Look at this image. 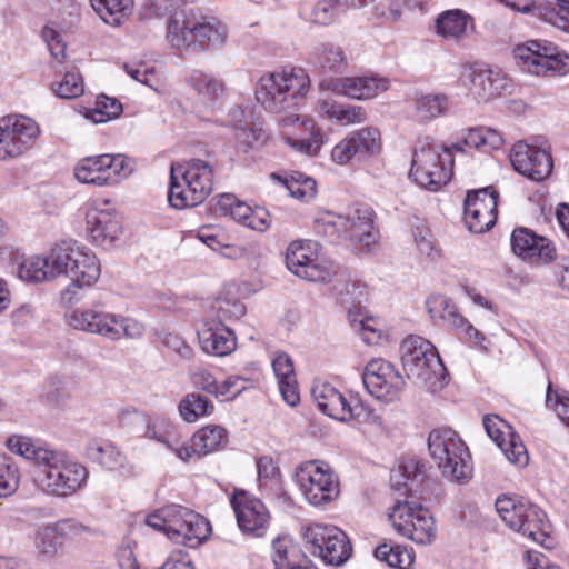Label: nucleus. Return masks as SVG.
Returning a JSON list of instances; mask_svg holds the SVG:
<instances>
[{
  "mask_svg": "<svg viewBox=\"0 0 569 569\" xmlns=\"http://www.w3.org/2000/svg\"><path fill=\"white\" fill-rule=\"evenodd\" d=\"M52 90L62 99H76L84 92L83 79L77 72H67L60 82L52 86Z\"/></svg>",
  "mask_w": 569,
  "mask_h": 569,
  "instance_id": "4d7b16f0",
  "label": "nucleus"
},
{
  "mask_svg": "<svg viewBox=\"0 0 569 569\" xmlns=\"http://www.w3.org/2000/svg\"><path fill=\"white\" fill-rule=\"evenodd\" d=\"M345 62V53L338 46L327 43L317 49L316 64L322 70L338 71Z\"/></svg>",
  "mask_w": 569,
  "mask_h": 569,
  "instance_id": "603ef678",
  "label": "nucleus"
},
{
  "mask_svg": "<svg viewBox=\"0 0 569 569\" xmlns=\"http://www.w3.org/2000/svg\"><path fill=\"white\" fill-rule=\"evenodd\" d=\"M413 240L419 253L429 259H437L440 257V249L438 248L433 233L426 224H418L412 230Z\"/></svg>",
  "mask_w": 569,
  "mask_h": 569,
  "instance_id": "864d4df0",
  "label": "nucleus"
},
{
  "mask_svg": "<svg viewBox=\"0 0 569 569\" xmlns=\"http://www.w3.org/2000/svg\"><path fill=\"white\" fill-rule=\"evenodd\" d=\"M6 446L12 453L42 468L34 478V483L46 495L69 497L81 490L87 482V468L61 451L43 447L33 439L19 435L10 436Z\"/></svg>",
  "mask_w": 569,
  "mask_h": 569,
  "instance_id": "f257e3e1",
  "label": "nucleus"
},
{
  "mask_svg": "<svg viewBox=\"0 0 569 569\" xmlns=\"http://www.w3.org/2000/svg\"><path fill=\"white\" fill-rule=\"evenodd\" d=\"M482 423L487 435L513 465L525 467L529 456L520 437L512 427L497 415H486Z\"/></svg>",
  "mask_w": 569,
  "mask_h": 569,
  "instance_id": "5701e85b",
  "label": "nucleus"
},
{
  "mask_svg": "<svg viewBox=\"0 0 569 569\" xmlns=\"http://www.w3.org/2000/svg\"><path fill=\"white\" fill-rule=\"evenodd\" d=\"M428 311L433 320H441L451 329L458 330L465 323L456 306L445 297H432L428 300Z\"/></svg>",
  "mask_w": 569,
  "mask_h": 569,
  "instance_id": "79ce46f5",
  "label": "nucleus"
},
{
  "mask_svg": "<svg viewBox=\"0 0 569 569\" xmlns=\"http://www.w3.org/2000/svg\"><path fill=\"white\" fill-rule=\"evenodd\" d=\"M213 411V403L204 396L191 392L179 403L181 418L187 422H194L200 417L209 416Z\"/></svg>",
  "mask_w": 569,
  "mask_h": 569,
  "instance_id": "c03bdc74",
  "label": "nucleus"
},
{
  "mask_svg": "<svg viewBox=\"0 0 569 569\" xmlns=\"http://www.w3.org/2000/svg\"><path fill=\"white\" fill-rule=\"evenodd\" d=\"M538 10L540 18L555 26L569 23V0H557L556 4L539 6Z\"/></svg>",
  "mask_w": 569,
  "mask_h": 569,
  "instance_id": "13d9d810",
  "label": "nucleus"
},
{
  "mask_svg": "<svg viewBox=\"0 0 569 569\" xmlns=\"http://www.w3.org/2000/svg\"><path fill=\"white\" fill-rule=\"evenodd\" d=\"M40 136L38 123L26 116L0 118V160L13 159L33 148Z\"/></svg>",
  "mask_w": 569,
  "mask_h": 569,
  "instance_id": "dca6fc26",
  "label": "nucleus"
},
{
  "mask_svg": "<svg viewBox=\"0 0 569 569\" xmlns=\"http://www.w3.org/2000/svg\"><path fill=\"white\" fill-rule=\"evenodd\" d=\"M283 187L289 191L292 198L301 201H309L315 198L317 193V183L311 178L301 172H295L289 179H280L277 177Z\"/></svg>",
  "mask_w": 569,
  "mask_h": 569,
  "instance_id": "de8ad7c7",
  "label": "nucleus"
},
{
  "mask_svg": "<svg viewBox=\"0 0 569 569\" xmlns=\"http://www.w3.org/2000/svg\"><path fill=\"white\" fill-rule=\"evenodd\" d=\"M239 529L254 537H262L270 522L264 503L242 490H236L231 498Z\"/></svg>",
  "mask_w": 569,
  "mask_h": 569,
  "instance_id": "4be33fe9",
  "label": "nucleus"
},
{
  "mask_svg": "<svg viewBox=\"0 0 569 569\" xmlns=\"http://www.w3.org/2000/svg\"><path fill=\"white\" fill-rule=\"evenodd\" d=\"M463 143L475 149H499L503 144V138L501 133L495 129L480 127L468 129L463 137Z\"/></svg>",
  "mask_w": 569,
  "mask_h": 569,
  "instance_id": "49530a36",
  "label": "nucleus"
},
{
  "mask_svg": "<svg viewBox=\"0 0 569 569\" xmlns=\"http://www.w3.org/2000/svg\"><path fill=\"white\" fill-rule=\"evenodd\" d=\"M382 147L381 133L375 127L351 131L331 151V159L338 164H347L353 159L362 160L377 156Z\"/></svg>",
  "mask_w": 569,
  "mask_h": 569,
  "instance_id": "6ab92c4d",
  "label": "nucleus"
},
{
  "mask_svg": "<svg viewBox=\"0 0 569 569\" xmlns=\"http://www.w3.org/2000/svg\"><path fill=\"white\" fill-rule=\"evenodd\" d=\"M170 179L171 182L168 201L171 207L176 209H186L196 207L203 202L198 192H193V187L188 181L178 163L171 166Z\"/></svg>",
  "mask_w": 569,
  "mask_h": 569,
  "instance_id": "7c9ffc66",
  "label": "nucleus"
},
{
  "mask_svg": "<svg viewBox=\"0 0 569 569\" xmlns=\"http://www.w3.org/2000/svg\"><path fill=\"white\" fill-rule=\"evenodd\" d=\"M121 111L122 106L116 98L102 94L97 98L96 108L90 112V119L94 123H103L117 118Z\"/></svg>",
  "mask_w": 569,
  "mask_h": 569,
  "instance_id": "5fc2aeb1",
  "label": "nucleus"
},
{
  "mask_svg": "<svg viewBox=\"0 0 569 569\" xmlns=\"http://www.w3.org/2000/svg\"><path fill=\"white\" fill-rule=\"evenodd\" d=\"M311 396L319 410L339 421H349L353 418V409L345 396L327 382H316L311 388Z\"/></svg>",
  "mask_w": 569,
  "mask_h": 569,
  "instance_id": "c85d7f7f",
  "label": "nucleus"
},
{
  "mask_svg": "<svg viewBox=\"0 0 569 569\" xmlns=\"http://www.w3.org/2000/svg\"><path fill=\"white\" fill-rule=\"evenodd\" d=\"M219 204L222 209L229 211L233 220L242 224L246 223L252 212V209L248 204L236 201L231 194H223L219 200Z\"/></svg>",
  "mask_w": 569,
  "mask_h": 569,
  "instance_id": "bf43d9fd",
  "label": "nucleus"
},
{
  "mask_svg": "<svg viewBox=\"0 0 569 569\" xmlns=\"http://www.w3.org/2000/svg\"><path fill=\"white\" fill-rule=\"evenodd\" d=\"M389 520L399 535L417 545L428 546L437 539L435 519L429 510L420 505L398 501L389 513Z\"/></svg>",
  "mask_w": 569,
  "mask_h": 569,
  "instance_id": "4468645a",
  "label": "nucleus"
},
{
  "mask_svg": "<svg viewBox=\"0 0 569 569\" xmlns=\"http://www.w3.org/2000/svg\"><path fill=\"white\" fill-rule=\"evenodd\" d=\"M198 456H207L223 448L228 442V432L221 426L209 425L198 430L191 438Z\"/></svg>",
  "mask_w": 569,
  "mask_h": 569,
  "instance_id": "ea45409f",
  "label": "nucleus"
},
{
  "mask_svg": "<svg viewBox=\"0 0 569 569\" xmlns=\"http://www.w3.org/2000/svg\"><path fill=\"white\" fill-rule=\"evenodd\" d=\"M92 457L108 469L116 468L122 461L121 453L110 445L92 448Z\"/></svg>",
  "mask_w": 569,
  "mask_h": 569,
  "instance_id": "69168bd1",
  "label": "nucleus"
},
{
  "mask_svg": "<svg viewBox=\"0 0 569 569\" xmlns=\"http://www.w3.org/2000/svg\"><path fill=\"white\" fill-rule=\"evenodd\" d=\"M332 532L330 540L318 557L327 565L341 566L351 556L352 547L347 535L337 527L329 529Z\"/></svg>",
  "mask_w": 569,
  "mask_h": 569,
  "instance_id": "58836bf2",
  "label": "nucleus"
},
{
  "mask_svg": "<svg viewBox=\"0 0 569 569\" xmlns=\"http://www.w3.org/2000/svg\"><path fill=\"white\" fill-rule=\"evenodd\" d=\"M452 167L451 152L425 139L415 149L410 177L420 187L437 191L450 181Z\"/></svg>",
  "mask_w": 569,
  "mask_h": 569,
  "instance_id": "9d476101",
  "label": "nucleus"
},
{
  "mask_svg": "<svg viewBox=\"0 0 569 569\" xmlns=\"http://www.w3.org/2000/svg\"><path fill=\"white\" fill-rule=\"evenodd\" d=\"M144 437L156 440L166 446V448L174 447L179 442V438L173 432L170 423L162 418L147 419Z\"/></svg>",
  "mask_w": 569,
  "mask_h": 569,
  "instance_id": "8fccbe9b",
  "label": "nucleus"
},
{
  "mask_svg": "<svg viewBox=\"0 0 569 569\" xmlns=\"http://www.w3.org/2000/svg\"><path fill=\"white\" fill-rule=\"evenodd\" d=\"M428 450L445 478L459 483L471 479L470 452L458 432L451 428L432 430L428 437Z\"/></svg>",
  "mask_w": 569,
  "mask_h": 569,
  "instance_id": "39448f33",
  "label": "nucleus"
},
{
  "mask_svg": "<svg viewBox=\"0 0 569 569\" xmlns=\"http://www.w3.org/2000/svg\"><path fill=\"white\" fill-rule=\"evenodd\" d=\"M461 83L481 101L501 96L510 88V80L500 69H491L482 63L465 64L460 74Z\"/></svg>",
  "mask_w": 569,
  "mask_h": 569,
  "instance_id": "f3484780",
  "label": "nucleus"
},
{
  "mask_svg": "<svg viewBox=\"0 0 569 569\" xmlns=\"http://www.w3.org/2000/svg\"><path fill=\"white\" fill-rule=\"evenodd\" d=\"M375 557L391 568L410 569L413 563V551L407 547L382 543L375 550Z\"/></svg>",
  "mask_w": 569,
  "mask_h": 569,
  "instance_id": "37998d69",
  "label": "nucleus"
},
{
  "mask_svg": "<svg viewBox=\"0 0 569 569\" xmlns=\"http://www.w3.org/2000/svg\"><path fill=\"white\" fill-rule=\"evenodd\" d=\"M183 174L204 201L212 191L214 164L200 159H192L186 163H178Z\"/></svg>",
  "mask_w": 569,
  "mask_h": 569,
  "instance_id": "473e14b6",
  "label": "nucleus"
},
{
  "mask_svg": "<svg viewBox=\"0 0 569 569\" xmlns=\"http://www.w3.org/2000/svg\"><path fill=\"white\" fill-rule=\"evenodd\" d=\"M146 523L188 548H198L211 535L210 522L203 516L179 505L156 510L146 518Z\"/></svg>",
  "mask_w": 569,
  "mask_h": 569,
  "instance_id": "20e7f679",
  "label": "nucleus"
},
{
  "mask_svg": "<svg viewBox=\"0 0 569 569\" xmlns=\"http://www.w3.org/2000/svg\"><path fill=\"white\" fill-rule=\"evenodd\" d=\"M280 123L283 128L293 129L283 137L284 142L293 150L307 156H316L319 152L323 139L312 119L288 113L281 118Z\"/></svg>",
  "mask_w": 569,
  "mask_h": 569,
  "instance_id": "b1692460",
  "label": "nucleus"
},
{
  "mask_svg": "<svg viewBox=\"0 0 569 569\" xmlns=\"http://www.w3.org/2000/svg\"><path fill=\"white\" fill-rule=\"evenodd\" d=\"M512 251L530 263H549L556 258L552 242L527 228H517L511 234Z\"/></svg>",
  "mask_w": 569,
  "mask_h": 569,
  "instance_id": "bb28decb",
  "label": "nucleus"
},
{
  "mask_svg": "<svg viewBox=\"0 0 569 569\" xmlns=\"http://www.w3.org/2000/svg\"><path fill=\"white\" fill-rule=\"evenodd\" d=\"M202 350L216 356H227L236 349V337L227 327L207 328L198 335Z\"/></svg>",
  "mask_w": 569,
  "mask_h": 569,
  "instance_id": "f704fd0d",
  "label": "nucleus"
},
{
  "mask_svg": "<svg viewBox=\"0 0 569 569\" xmlns=\"http://www.w3.org/2000/svg\"><path fill=\"white\" fill-rule=\"evenodd\" d=\"M117 421L121 428L136 429L147 422V417L134 407H123L117 412Z\"/></svg>",
  "mask_w": 569,
  "mask_h": 569,
  "instance_id": "680f3d73",
  "label": "nucleus"
},
{
  "mask_svg": "<svg viewBox=\"0 0 569 569\" xmlns=\"http://www.w3.org/2000/svg\"><path fill=\"white\" fill-rule=\"evenodd\" d=\"M335 289L340 302L345 307L352 306L356 308L366 300V286L359 281L348 279L339 284H336Z\"/></svg>",
  "mask_w": 569,
  "mask_h": 569,
  "instance_id": "3c124183",
  "label": "nucleus"
},
{
  "mask_svg": "<svg viewBox=\"0 0 569 569\" xmlns=\"http://www.w3.org/2000/svg\"><path fill=\"white\" fill-rule=\"evenodd\" d=\"M42 37L48 44L49 51L53 59L58 62H63L66 60V44L61 39V36L49 27H46L42 30Z\"/></svg>",
  "mask_w": 569,
  "mask_h": 569,
  "instance_id": "e2e57ef3",
  "label": "nucleus"
},
{
  "mask_svg": "<svg viewBox=\"0 0 569 569\" xmlns=\"http://www.w3.org/2000/svg\"><path fill=\"white\" fill-rule=\"evenodd\" d=\"M402 368L409 379L430 389L442 387L446 368L436 347L419 336H409L401 343Z\"/></svg>",
  "mask_w": 569,
  "mask_h": 569,
  "instance_id": "423d86ee",
  "label": "nucleus"
},
{
  "mask_svg": "<svg viewBox=\"0 0 569 569\" xmlns=\"http://www.w3.org/2000/svg\"><path fill=\"white\" fill-rule=\"evenodd\" d=\"M448 99L445 94H421L413 101L412 119L428 122L446 113Z\"/></svg>",
  "mask_w": 569,
  "mask_h": 569,
  "instance_id": "4c0bfd02",
  "label": "nucleus"
},
{
  "mask_svg": "<svg viewBox=\"0 0 569 569\" xmlns=\"http://www.w3.org/2000/svg\"><path fill=\"white\" fill-rule=\"evenodd\" d=\"M546 402L556 412L561 422L569 428V395H552L549 387Z\"/></svg>",
  "mask_w": 569,
  "mask_h": 569,
  "instance_id": "052dcab7",
  "label": "nucleus"
},
{
  "mask_svg": "<svg viewBox=\"0 0 569 569\" xmlns=\"http://www.w3.org/2000/svg\"><path fill=\"white\" fill-rule=\"evenodd\" d=\"M332 527L333 526L311 523L301 528L305 547L312 556L318 557L322 553L332 535V532L329 531Z\"/></svg>",
  "mask_w": 569,
  "mask_h": 569,
  "instance_id": "a18cd8bd",
  "label": "nucleus"
},
{
  "mask_svg": "<svg viewBox=\"0 0 569 569\" xmlns=\"http://www.w3.org/2000/svg\"><path fill=\"white\" fill-rule=\"evenodd\" d=\"M362 381L371 396L385 401L395 400L405 387L403 377L383 359H372L367 363Z\"/></svg>",
  "mask_w": 569,
  "mask_h": 569,
  "instance_id": "aec40b11",
  "label": "nucleus"
},
{
  "mask_svg": "<svg viewBox=\"0 0 569 569\" xmlns=\"http://www.w3.org/2000/svg\"><path fill=\"white\" fill-rule=\"evenodd\" d=\"M317 232L330 242L349 240L367 251L373 250L378 242V231L375 229L370 208L356 209L348 216L328 214L317 221Z\"/></svg>",
  "mask_w": 569,
  "mask_h": 569,
  "instance_id": "0eeeda50",
  "label": "nucleus"
},
{
  "mask_svg": "<svg viewBox=\"0 0 569 569\" xmlns=\"http://www.w3.org/2000/svg\"><path fill=\"white\" fill-rule=\"evenodd\" d=\"M86 219L88 237L94 246L110 249L123 233L121 220L112 210L91 209Z\"/></svg>",
  "mask_w": 569,
  "mask_h": 569,
  "instance_id": "a878e982",
  "label": "nucleus"
},
{
  "mask_svg": "<svg viewBox=\"0 0 569 569\" xmlns=\"http://www.w3.org/2000/svg\"><path fill=\"white\" fill-rule=\"evenodd\" d=\"M67 523L47 525L37 529L34 533V548L40 559H52L58 556L62 542L59 539V533L63 532Z\"/></svg>",
  "mask_w": 569,
  "mask_h": 569,
  "instance_id": "e433bc0d",
  "label": "nucleus"
},
{
  "mask_svg": "<svg viewBox=\"0 0 569 569\" xmlns=\"http://www.w3.org/2000/svg\"><path fill=\"white\" fill-rule=\"evenodd\" d=\"M250 385L249 379L240 376H230L221 385H219V397L224 399H233L246 390Z\"/></svg>",
  "mask_w": 569,
  "mask_h": 569,
  "instance_id": "0e129e2a",
  "label": "nucleus"
},
{
  "mask_svg": "<svg viewBox=\"0 0 569 569\" xmlns=\"http://www.w3.org/2000/svg\"><path fill=\"white\" fill-rule=\"evenodd\" d=\"M272 549V560L276 569H303L301 562L306 560V556L288 539H274Z\"/></svg>",
  "mask_w": 569,
  "mask_h": 569,
  "instance_id": "a19ab883",
  "label": "nucleus"
},
{
  "mask_svg": "<svg viewBox=\"0 0 569 569\" xmlns=\"http://www.w3.org/2000/svg\"><path fill=\"white\" fill-rule=\"evenodd\" d=\"M310 87L305 69L284 67L262 74L256 84V100L268 112L282 113L295 108Z\"/></svg>",
  "mask_w": 569,
  "mask_h": 569,
  "instance_id": "7ed1b4c3",
  "label": "nucleus"
},
{
  "mask_svg": "<svg viewBox=\"0 0 569 569\" xmlns=\"http://www.w3.org/2000/svg\"><path fill=\"white\" fill-rule=\"evenodd\" d=\"M69 325L77 329L96 333L110 340L137 339L143 333V326L134 319L106 312L100 309H78L69 316Z\"/></svg>",
  "mask_w": 569,
  "mask_h": 569,
  "instance_id": "9b49d317",
  "label": "nucleus"
},
{
  "mask_svg": "<svg viewBox=\"0 0 569 569\" xmlns=\"http://www.w3.org/2000/svg\"><path fill=\"white\" fill-rule=\"evenodd\" d=\"M53 263L59 276L64 274L71 283L67 292L93 286L101 274V264L97 256L76 241H61L53 247Z\"/></svg>",
  "mask_w": 569,
  "mask_h": 569,
  "instance_id": "1a4fd4ad",
  "label": "nucleus"
},
{
  "mask_svg": "<svg viewBox=\"0 0 569 569\" xmlns=\"http://www.w3.org/2000/svg\"><path fill=\"white\" fill-rule=\"evenodd\" d=\"M317 243L311 240H293L286 252L287 268L297 277L312 282H330L332 271L317 261Z\"/></svg>",
  "mask_w": 569,
  "mask_h": 569,
  "instance_id": "a211bd4d",
  "label": "nucleus"
},
{
  "mask_svg": "<svg viewBox=\"0 0 569 569\" xmlns=\"http://www.w3.org/2000/svg\"><path fill=\"white\" fill-rule=\"evenodd\" d=\"M19 468L13 459L0 452V498L14 493L19 487Z\"/></svg>",
  "mask_w": 569,
  "mask_h": 569,
  "instance_id": "09e8293b",
  "label": "nucleus"
},
{
  "mask_svg": "<svg viewBox=\"0 0 569 569\" xmlns=\"http://www.w3.org/2000/svg\"><path fill=\"white\" fill-rule=\"evenodd\" d=\"M497 193L490 188L469 191L463 206V219L473 233L488 231L497 220Z\"/></svg>",
  "mask_w": 569,
  "mask_h": 569,
  "instance_id": "412c9836",
  "label": "nucleus"
},
{
  "mask_svg": "<svg viewBox=\"0 0 569 569\" xmlns=\"http://www.w3.org/2000/svg\"><path fill=\"white\" fill-rule=\"evenodd\" d=\"M329 90L357 100H369L389 89V81L377 76L336 78L321 82Z\"/></svg>",
  "mask_w": 569,
  "mask_h": 569,
  "instance_id": "cd10ccee",
  "label": "nucleus"
},
{
  "mask_svg": "<svg viewBox=\"0 0 569 569\" xmlns=\"http://www.w3.org/2000/svg\"><path fill=\"white\" fill-rule=\"evenodd\" d=\"M317 111L321 117L333 120L341 126L358 124L367 120V112L362 107L329 99L319 100Z\"/></svg>",
  "mask_w": 569,
  "mask_h": 569,
  "instance_id": "2f4dec72",
  "label": "nucleus"
},
{
  "mask_svg": "<svg viewBox=\"0 0 569 569\" xmlns=\"http://www.w3.org/2000/svg\"><path fill=\"white\" fill-rule=\"evenodd\" d=\"M192 383L196 388L219 397V383L207 370L199 369L192 375Z\"/></svg>",
  "mask_w": 569,
  "mask_h": 569,
  "instance_id": "774afa93",
  "label": "nucleus"
},
{
  "mask_svg": "<svg viewBox=\"0 0 569 569\" xmlns=\"http://www.w3.org/2000/svg\"><path fill=\"white\" fill-rule=\"evenodd\" d=\"M473 28V18L460 9L447 10L436 19V33L447 41L462 40Z\"/></svg>",
  "mask_w": 569,
  "mask_h": 569,
  "instance_id": "c756f323",
  "label": "nucleus"
},
{
  "mask_svg": "<svg viewBox=\"0 0 569 569\" xmlns=\"http://www.w3.org/2000/svg\"><path fill=\"white\" fill-rule=\"evenodd\" d=\"M513 56L518 66L530 74L553 77L569 72V56L552 43L531 40L517 46Z\"/></svg>",
  "mask_w": 569,
  "mask_h": 569,
  "instance_id": "f8f14e48",
  "label": "nucleus"
},
{
  "mask_svg": "<svg viewBox=\"0 0 569 569\" xmlns=\"http://www.w3.org/2000/svg\"><path fill=\"white\" fill-rule=\"evenodd\" d=\"M229 29L217 17L193 10H180L170 16L166 38L177 50H213L227 42Z\"/></svg>",
  "mask_w": 569,
  "mask_h": 569,
  "instance_id": "f03ea898",
  "label": "nucleus"
},
{
  "mask_svg": "<svg viewBox=\"0 0 569 569\" xmlns=\"http://www.w3.org/2000/svg\"><path fill=\"white\" fill-rule=\"evenodd\" d=\"M510 161L516 171L535 181L549 177L553 167L551 156L546 150L522 141L512 147Z\"/></svg>",
  "mask_w": 569,
  "mask_h": 569,
  "instance_id": "393cba45",
  "label": "nucleus"
},
{
  "mask_svg": "<svg viewBox=\"0 0 569 569\" xmlns=\"http://www.w3.org/2000/svg\"><path fill=\"white\" fill-rule=\"evenodd\" d=\"M90 3L100 19L111 27L122 26L134 8V0H90Z\"/></svg>",
  "mask_w": 569,
  "mask_h": 569,
  "instance_id": "c9c22d12",
  "label": "nucleus"
},
{
  "mask_svg": "<svg viewBox=\"0 0 569 569\" xmlns=\"http://www.w3.org/2000/svg\"><path fill=\"white\" fill-rule=\"evenodd\" d=\"M132 172V161L120 153L86 157L73 169L74 178L79 182L97 187L118 184Z\"/></svg>",
  "mask_w": 569,
  "mask_h": 569,
  "instance_id": "ddd939ff",
  "label": "nucleus"
},
{
  "mask_svg": "<svg viewBox=\"0 0 569 569\" xmlns=\"http://www.w3.org/2000/svg\"><path fill=\"white\" fill-rule=\"evenodd\" d=\"M495 506L501 520L512 531L532 542L545 545L549 521L542 509L523 498L507 496L498 497Z\"/></svg>",
  "mask_w": 569,
  "mask_h": 569,
  "instance_id": "6e6552de",
  "label": "nucleus"
},
{
  "mask_svg": "<svg viewBox=\"0 0 569 569\" xmlns=\"http://www.w3.org/2000/svg\"><path fill=\"white\" fill-rule=\"evenodd\" d=\"M18 276L27 282H42L57 278L59 269L53 263V248L47 257L34 256L26 259L19 266Z\"/></svg>",
  "mask_w": 569,
  "mask_h": 569,
  "instance_id": "72a5a7b5",
  "label": "nucleus"
},
{
  "mask_svg": "<svg viewBox=\"0 0 569 569\" xmlns=\"http://www.w3.org/2000/svg\"><path fill=\"white\" fill-rule=\"evenodd\" d=\"M188 82L198 93L209 99H214L223 91V84L219 80L211 78L200 71H192L188 77Z\"/></svg>",
  "mask_w": 569,
  "mask_h": 569,
  "instance_id": "6e6d98bb",
  "label": "nucleus"
},
{
  "mask_svg": "<svg viewBox=\"0 0 569 569\" xmlns=\"http://www.w3.org/2000/svg\"><path fill=\"white\" fill-rule=\"evenodd\" d=\"M297 485L305 499L313 506L335 500L339 495V480L331 468L318 461L300 466L296 473Z\"/></svg>",
  "mask_w": 569,
  "mask_h": 569,
  "instance_id": "2eb2a0df",
  "label": "nucleus"
},
{
  "mask_svg": "<svg viewBox=\"0 0 569 569\" xmlns=\"http://www.w3.org/2000/svg\"><path fill=\"white\" fill-rule=\"evenodd\" d=\"M341 2L336 0H320L312 9V22L321 26L329 24L335 18V8Z\"/></svg>",
  "mask_w": 569,
  "mask_h": 569,
  "instance_id": "338daca9",
  "label": "nucleus"
}]
</instances>
